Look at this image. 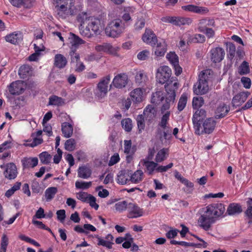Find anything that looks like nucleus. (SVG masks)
<instances>
[{
	"mask_svg": "<svg viewBox=\"0 0 252 252\" xmlns=\"http://www.w3.org/2000/svg\"><path fill=\"white\" fill-rule=\"evenodd\" d=\"M171 74V69L165 65L160 67L157 71V81L161 84L166 83L165 85L167 93L165 103L161 107L162 113L174 105L176 97L175 92L178 88L179 83L177 78L172 77L169 79Z\"/></svg>",
	"mask_w": 252,
	"mask_h": 252,
	"instance_id": "obj_1",
	"label": "nucleus"
},
{
	"mask_svg": "<svg viewBox=\"0 0 252 252\" xmlns=\"http://www.w3.org/2000/svg\"><path fill=\"white\" fill-rule=\"evenodd\" d=\"M203 210L198 220V223L200 227L207 231L215 222L216 218L224 213L225 209L223 204L216 203L207 206Z\"/></svg>",
	"mask_w": 252,
	"mask_h": 252,
	"instance_id": "obj_2",
	"label": "nucleus"
},
{
	"mask_svg": "<svg viewBox=\"0 0 252 252\" xmlns=\"http://www.w3.org/2000/svg\"><path fill=\"white\" fill-rule=\"evenodd\" d=\"M88 22L86 28H80V33L82 36L91 37L94 34H99L104 28V24L98 18L92 17Z\"/></svg>",
	"mask_w": 252,
	"mask_h": 252,
	"instance_id": "obj_3",
	"label": "nucleus"
},
{
	"mask_svg": "<svg viewBox=\"0 0 252 252\" xmlns=\"http://www.w3.org/2000/svg\"><path fill=\"white\" fill-rule=\"evenodd\" d=\"M124 26L122 21L116 19L111 21L105 28V33L109 37H117L124 31Z\"/></svg>",
	"mask_w": 252,
	"mask_h": 252,
	"instance_id": "obj_4",
	"label": "nucleus"
},
{
	"mask_svg": "<svg viewBox=\"0 0 252 252\" xmlns=\"http://www.w3.org/2000/svg\"><path fill=\"white\" fill-rule=\"evenodd\" d=\"M110 75H108L103 77L98 83L95 94L98 98H102L107 94L108 93V84L110 81Z\"/></svg>",
	"mask_w": 252,
	"mask_h": 252,
	"instance_id": "obj_5",
	"label": "nucleus"
},
{
	"mask_svg": "<svg viewBox=\"0 0 252 252\" xmlns=\"http://www.w3.org/2000/svg\"><path fill=\"white\" fill-rule=\"evenodd\" d=\"M206 116V111L202 109H198L194 113L192 120L193 124V127L195 129V132L196 134L199 135L200 132V128L201 127V124L199 123Z\"/></svg>",
	"mask_w": 252,
	"mask_h": 252,
	"instance_id": "obj_6",
	"label": "nucleus"
},
{
	"mask_svg": "<svg viewBox=\"0 0 252 252\" xmlns=\"http://www.w3.org/2000/svg\"><path fill=\"white\" fill-rule=\"evenodd\" d=\"M0 167L1 168L5 169L3 175L5 178L8 180H13L16 178L18 171L17 167L14 163H8L5 165H1Z\"/></svg>",
	"mask_w": 252,
	"mask_h": 252,
	"instance_id": "obj_7",
	"label": "nucleus"
},
{
	"mask_svg": "<svg viewBox=\"0 0 252 252\" xmlns=\"http://www.w3.org/2000/svg\"><path fill=\"white\" fill-rule=\"evenodd\" d=\"M76 197L78 199L83 202L89 203L90 205L97 210L98 208V205L96 203V198L87 192L80 191L76 193Z\"/></svg>",
	"mask_w": 252,
	"mask_h": 252,
	"instance_id": "obj_8",
	"label": "nucleus"
},
{
	"mask_svg": "<svg viewBox=\"0 0 252 252\" xmlns=\"http://www.w3.org/2000/svg\"><path fill=\"white\" fill-rule=\"evenodd\" d=\"M128 82V77L126 73H120L116 75L112 82V85L117 89H123L126 87Z\"/></svg>",
	"mask_w": 252,
	"mask_h": 252,
	"instance_id": "obj_9",
	"label": "nucleus"
},
{
	"mask_svg": "<svg viewBox=\"0 0 252 252\" xmlns=\"http://www.w3.org/2000/svg\"><path fill=\"white\" fill-rule=\"evenodd\" d=\"M127 217L129 218H137L141 217L143 215V209L140 208L135 203H129L128 206Z\"/></svg>",
	"mask_w": 252,
	"mask_h": 252,
	"instance_id": "obj_10",
	"label": "nucleus"
},
{
	"mask_svg": "<svg viewBox=\"0 0 252 252\" xmlns=\"http://www.w3.org/2000/svg\"><path fill=\"white\" fill-rule=\"evenodd\" d=\"M24 82L18 80L13 82L8 86V90L11 94L19 95L24 92Z\"/></svg>",
	"mask_w": 252,
	"mask_h": 252,
	"instance_id": "obj_11",
	"label": "nucleus"
},
{
	"mask_svg": "<svg viewBox=\"0 0 252 252\" xmlns=\"http://www.w3.org/2000/svg\"><path fill=\"white\" fill-rule=\"evenodd\" d=\"M216 125V122L213 118L206 119L203 123V129L200 130L202 134L203 133L210 134L214 131Z\"/></svg>",
	"mask_w": 252,
	"mask_h": 252,
	"instance_id": "obj_12",
	"label": "nucleus"
},
{
	"mask_svg": "<svg viewBox=\"0 0 252 252\" xmlns=\"http://www.w3.org/2000/svg\"><path fill=\"white\" fill-rule=\"evenodd\" d=\"M211 59L215 63H220L224 58L225 55L224 50L220 47H217L211 49Z\"/></svg>",
	"mask_w": 252,
	"mask_h": 252,
	"instance_id": "obj_13",
	"label": "nucleus"
},
{
	"mask_svg": "<svg viewBox=\"0 0 252 252\" xmlns=\"http://www.w3.org/2000/svg\"><path fill=\"white\" fill-rule=\"evenodd\" d=\"M154 50L155 55L157 57L163 56L167 51V44L163 40L157 41L156 45L152 46Z\"/></svg>",
	"mask_w": 252,
	"mask_h": 252,
	"instance_id": "obj_14",
	"label": "nucleus"
},
{
	"mask_svg": "<svg viewBox=\"0 0 252 252\" xmlns=\"http://www.w3.org/2000/svg\"><path fill=\"white\" fill-rule=\"evenodd\" d=\"M250 93L248 92H242L235 95L232 98L233 106L237 107L241 105L247 99Z\"/></svg>",
	"mask_w": 252,
	"mask_h": 252,
	"instance_id": "obj_15",
	"label": "nucleus"
},
{
	"mask_svg": "<svg viewBox=\"0 0 252 252\" xmlns=\"http://www.w3.org/2000/svg\"><path fill=\"white\" fill-rule=\"evenodd\" d=\"M69 39L70 44V50H72V53H74V51H76L80 45L85 43L84 40L72 33H70V37Z\"/></svg>",
	"mask_w": 252,
	"mask_h": 252,
	"instance_id": "obj_16",
	"label": "nucleus"
},
{
	"mask_svg": "<svg viewBox=\"0 0 252 252\" xmlns=\"http://www.w3.org/2000/svg\"><path fill=\"white\" fill-rule=\"evenodd\" d=\"M142 39L144 42L149 44L152 46L156 45V43L158 41L155 34L153 33L152 31L149 29H146L143 35Z\"/></svg>",
	"mask_w": 252,
	"mask_h": 252,
	"instance_id": "obj_17",
	"label": "nucleus"
},
{
	"mask_svg": "<svg viewBox=\"0 0 252 252\" xmlns=\"http://www.w3.org/2000/svg\"><path fill=\"white\" fill-rule=\"evenodd\" d=\"M208 83L199 80H198V83L194 85L193 87V92L197 95L204 94L208 92Z\"/></svg>",
	"mask_w": 252,
	"mask_h": 252,
	"instance_id": "obj_18",
	"label": "nucleus"
},
{
	"mask_svg": "<svg viewBox=\"0 0 252 252\" xmlns=\"http://www.w3.org/2000/svg\"><path fill=\"white\" fill-rule=\"evenodd\" d=\"M182 9L189 12H194L198 14L207 13L209 10L207 8L205 7L198 6L192 4H189L182 6Z\"/></svg>",
	"mask_w": 252,
	"mask_h": 252,
	"instance_id": "obj_19",
	"label": "nucleus"
},
{
	"mask_svg": "<svg viewBox=\"0 0 252 252\" xmlns=\"http://www.w3.org/2000/svg\"><path fill=\"white\" fill-rule=\"evenodd\" d=\"M229 107L222 104L217 107L215 111V118L221 119L224 117L229 111Z\"/></svg>",
	"mask_w": 252,
	"mask_h": 252,
	"instance_id": "obj_20",
	"label": "nucleus"
},
{
	"mask_svg": "<svg viewBox=\"0 0 252 252\" xmlns=\"http://www.w3.org/2000/svg\"><path fill=\"white\" fill-rule=\"evenodd\" d=\"M143 114L146 120L150 122L156 118L157 111L152 105H148L144 109Z\"/></svg>",
	"mask_w": 252,
	"mask_h": 252,
	"instance_id": "obj_21",
	"label": "nucleus"
},
{
	"mask_svg": "<svg viewBox=\"0 0 252 252\" xmlns=\"http://www.w3.org/2000/svg\"><path fill=\"white\" fill-rule=\"evenodd\" d=\"M165 97H166V96ZM164 98L165 100L166 97L164 96L163 92L162 91H157L153 93L151 98V102L156 105H158L164 101ZM165 103V100L163 102L162 105Z\"/></svg>",
	"mask_w": 252,
	"mask_h": 252,
	"instance_id": "obj_22",
	"label": "nucleus"
},
{
	"mask_svg": "<svg viewBox=\"0 0 252 252\" xmlns=\"http://www.w3.org/2000/svg\"><path fill=\"white\" fill-rule=\"evenodd\" d=\"M95 49L98 52H103L109 54H114L116 52L115 48L110 44L107 43L97 45L95 46Z\"/></svg>",
	"mask_w": 252,
	"mask_h": 252,
	"instance_id": "obj_23",
	"label": "nucleus"
},
{
	"mask_svg": "<svg viewBox=\"0 0 252 252\" xmlns=\"http://www.w3.org/2000/svg\"><path fill=\"white\" fill-rule=\"evenodd\" d=\"M6 41L16 44L22 40V35L20 32H14L5 36Z\"/></svg>",
	"mask_w": 252,
	"mask_h": 252,
	"instance_id": "obj_24",
	"label": "nucleus"
},
{
	"mask_svg": "<svg viewBox=\"0 0 252 252\" xmlns=\"http://www.w3.org/2000/svg\"><path fill=\"white\" fill-rule=\"evenodd\" d=\"M38 162L37 158H25L22 160V165L24 168H33L35 167Z\"/></svg>",
	"mask_w": 252,
	"mask_h": 252,
	"instance_id": "obj_25",
	"label": "nucleus"
},
{
	"mask_svg": "<svg viewBox=\"0 0 252 252\" xmlns=\"http://www.w3.org/2000/svg\"><path fill=\"white\" fill-rule=\"evenodd\" d=\"M242 212L241 206L236 203H231L228 206L226 214L229 216H234L240 214Z\"/></svg>",
	"mask_w": 252,
	"mask_h": 252,
	"instance_id": "obj_26",
	"label": "nucleus"
},
{
	"mask_svg": "<svg viewBox=\"0 0 252 252\" xmlns=\"http://www.w3.org/2000/svg\"><path fill=\"white\" fill-rule=\"evenodd\" d=\"M213 75V71L211 69L203 70L199 73L198 80L208 83L211 80Z\"/></svg>",
	"mask_w": 252,
	"mask_h": 252,
	"instance_id": "obj_27",
	"label": "nucleus"
},
{
	"mask_svg": "<svg viewBox=\"0 0 252 252\" xmlns=\"http://www.w3.org/2000/svg\"><path fill=\"white\" fill-rule=\"evenodd\" d=\"M143 90L142 88H138L135 89L130 92V96L132 100L135 102L142 101L143 98Z\"/></svg>",
	"mask_w": 252,
	"mask_h": 252,
	"instance_id": "obj_28",
	"label": "nucleus"
},
{
	"mask_svg": "<svg viewBox=\"0 0 252 252\" xmlns=\"http://www.w3.org/2000/svg\"><path fill=\"white\" fill-rule=\"evenodd\" d=\"M67 60L62 54H57L55 56L54 65L59 68H64L67 64Z\"/></svg>",
	"mask_w": 252,
	"mask_h": 252,
	"instance_id": "obj_29",
	"label": "nucleus"
},
{
	"mask_svg": "<svg viewBox=\"0 0 252 252\" xmlns=\"http://www.w3.org/2000/svg\"><path fill=\"white\" fill-rule=\"evenodd\" d=\"M192 22L191 19L183 17L173 16L172 24L176 26L189 25Z\"/></svg>",
	"mask_w": 252,
	"mask_h": 252,
	"instance_id": "obj_30",
	"label": "nucleus"
},
{
	"mask_svg": "<svg viewBox=\"0 0 252 252\" xmlns=\"http://www.w3.org/2000/svg\"><path fill=\"white\" fill-rule=\"evenodd\" d=\"M72 126L67 122H64L62 124V131L65 138L70 137L73 134Z\"/></svg>",
	"mask_w": 252,
	"mask_h": 252,
	"instance_id": "obj_31",
	"label": "nucleus"
},
{
	"mask_svg": "<svg viewBox=\"0 0 252 252\" xmlns=\"http://www.w3.org/2000/svg\"><path fill=\"white\" fill-rule=\"evenodd\" d=\"M92 174L91 169L86 166L79 167L78 169V177L83 179L89 178Z\"/></svg>",
	"mask_w": 252,
	"mask_h": 252,
	"instance_id": "obj_32",
	"label": "nucleus"
},
{
	"mask_svg": "<svg viewBox=\"0 0 252 252\" xmlns=\"http://www.w3.org/2000/svg\"><path fill=\"white\" fill-rule=\"evenodd\" d=\"M64 100L61 97L52 95L49 98L48 105L61 106L64 104Z\"/></svg>",
	"mask_w": 252,
	"mask_h": 252,
	"instance_id": "obj_33",
	"label": "nucleus"
},
{
	"mask_svg": "<svg viewBox=\"0 0 252 252\" xmlns=\"http://www.w3.org/2000/svg\"><path fill=\"white\" fill-rule=\"evenodd\" d=\"M169 108L168 109V110ZM166 110L163 113H161L163 114L161 118L160 121L159 122L158 126H160L162 129H165L167 127V124H168V122L169 120V117L170 115V111H167Z\"/></svg>",
	"mask_w": 252,
	"mask_h": 252,
	"instance_id": "obj_34",
	"label": "nucleus"
},
{
	"mask_svg": "<svg viewBox=\"0 0 252 252\" xmlns=\"http://www.w3.org/2000/svg\"><path fill=\"white\" fill-rule=\"evenodd\" d=\"M135 80L137 84L139 85L143 86L148 81V77L143 71H139L136 73Z\"/></svg>",
	"mask_w": 252,
	"mask_h": 252,
	"instance_id": "obj_35",
	"label": "nucleus"
},
{
	"mask_svg": "<svg viewBox=\"0 0 252 252\" xmlns=\"http://www.w3.org/2000/svg\"><path fill=\"white\" fill-rule=\"evenodd\" d=\"M143 164L145 166L148 174L151 175L153 174L154 171L157 168L158 163L154 161H148L146 159L142 160Z\"/></svg>",
	"mask_w": 252,
	"mask_h": 252,
	"instance_id": "obj_36",
	"label": "nucleus"
},
{
	"mask_svg": "<svg viewBox=\"0 0 252 252\" xmlns=\"http://www.w3.org/2000/svg\"><path fill=\"white\" fill-rule=\"evenodd\" d=\"M56 12L59 18L65 19L68 15L67 7L64 4H61L60 6H56Z\"/></svg>",
	"mask_w": 252,
	"mask_h": 252,
	"instance_id": "obj_37",
	"label": "nucleus"
},
{
	"mask_svg": "<svg viewBox=\"0 0 252 252\" xmlns=\"http://www.w3.org/2000/svg\"><path fill=\"white\" fill-rule=\"evenodd\" d=\"M58 191L56 187H50L45 191V197L47 201H51L55 196Z\"/></svg>",
	"mask_w": 252,
	"mask_h": 252,
	"instance_id": "obj_38",
	"label": "nucleus"
},
{
	"mask_svg": "<svg viewBox=\"0 0 252 252\" xmlns=\"http://www.w3.org/2000/svg\"><path fill=\"white\" fill-rule=\"evenodd\" d=\"M143 172L142 170H137L130 177L132 183L137 184L141 182L143 179Z\"/></svg>",
	"mask_w": 252,
	"mask_h": 252,
	"instance_id": "obj_39",
	"label": "nucleus"
},
{
	"mask_svg": "<svg viewBox=\"0 0 252 252\" xmlns=\"http://www.w3.org/2000/svg\"><path fill=\"white\" fill-rule=\"evenodd\" d=\"M167 149L163 148L158 151L156 155L155 158L156 162H161L167 158L166 155H167Z\"/></svg>",
	"mask_w": 252,
	"mask_h": 252,
	"instance_id": "obj_40",
	"label": "nucleus"
},
{
	"mask_svg": "<svg viewBox=\"0 0 252 252\" xmlns=\"http://www.w3.org/2000/svg\"><path fill=\"white\" fill-rule=\"evenodd\" d=\"M174 174L175 178L182 184H184L187 187L193 188V184L191 182H190L188 179L183 177L179 172L175 171Z\"/></svg>",
	"mask_w": 252,
	"mask_h": 252,
	"instance_id": "obj_41",
	"label": "nucleus"
},
{
	"mask_svg": "<svg viewBox=\"0 0 252 252\" xmlns=\"http://www.w3.org/2000/svg\"><path fill=\"white\" fill-rule=\"evenodd\" d=\"M137 125L139 133L144 130L145 127L144 117L143 115H138L136 118Z\"/></svg>",
	"mask_w": 252,
	"mask_h": 252,
	"instance_id": "obj_42",
	"label": "nucleus"
},
{
	"mask_svg": "<svg viewBox=\"0 0 252 252\" xmlns=\"http://www.w3.org/2000/svg\"><path fill=\"white\" fill-rule=\"evenodd\" d=\"M76 140L73 138L67 140L64 144V148L68 151H72L75 149Z\"/></svg>",
	"mask_w": 252,
	"mask_h": 252,
	"instance_id": "obj_43",
	"label": "nucleus"
},
{
	"mask_svg": "<svg viewBox=\"0 0 252 252\" xmlns=\"http://www.w3.org/2000/svg\"><path fill=\"white\" fill-rule=\"evenodd\" d=\"M39 158L41 162L44 164H48L50 163L51 156L47 152H43L39 155Z\"/></svg>",
	"mask_w": 252,
	"mask_h": 252,
	"instance_id": "obj_44",
	"label": "nucleus"
},
{
	"mask_svg": "<svg viewBox=\"0 0 252 252\" xmlns=\"http://www.w3.org/2000/svg\"><path fill=\"white\" fill-rule=\"evenodd\" d=\"M128 205L129 203H128L126 201H122L116 203L115 206L117 211L122 212L126 209L127 210Z\"/></svg>",
	"mask_w": 252,
	"mask_h": 252,
	"instance_id": "obj_45",
	"label": "nucleus"
},
{
	"mask_svg": "<svg viewBox=\"0 0 252 252\" xmlns=\"http://www.w3.org/2000/svg\"><path fill=\"white\" fill-rule=\"evenodd\" d=\"M32 71V68L29 65H23L21 66L19 70V74L22 77L28 75Z\"/></svg>",
	"mask_w": 252,
	"mask_h": 252,
	"instance_id": "obj_46",
	"label": "nucleus"
},
{
	"mask_svg": "<svg viewBox=\"0 0 252 252\" xmlns=\"http://www.w3.org/2000/svg\"><path fill=\"white\" fill-rule=\"evenodd\" d=\"M227 56L228 58L232 60L234 57L235 52H236V47L235 45L232 43H229L227 44Z\"/></svg>",
	"mask_w": 252,
	"mask_h": 252,
	"instance_id": "obj_47",
	"label": "nucleus"
},
{
	"mask_svg": "<svg viewBox=\"0 0 252 252\" xmlns=\"http://www.w3.org/2000/svg\"><path fill=\"white\" fill-rule=\"evenodd\" d=\"M128 181V175L123 171H121L117 175V182L122 185L126 184Z\"/></svg>",
	"mask_w": 252,
	"mask_h": 252,
	"instance_id": "obj_48",
	"label": "nucleus"
},
{
	"mask_svg": "<svg viewBox=\"0 0 252 252\" xmlns=\"http://www.w3.org/2000/svg\"><path fill=\"white\" fill-rule=\"evenodd\" d=\"M191 38V35L189 32H186L184 34L181 39L179 43V46L180 48L182 49H184V47L186 44V42L187 41V43L189 44V43H190L189 41V40Z\"/></svg>",
	"mask_w": 252,
	"mask_h": 252,
	"instance_id": "obj_49",
	"label": "nucleus"
},
{
	"mask_svg": "<svg viewBox=\"0 0 252 252\" xmlns=\"http://www.w3.org/2000/svg\"><path fill=\"white\" fill-rule=\"evenodd\" d=\"M124 152L126 154H133L135 150L131 147V140L124 141Z\"/></svg>",
	"mask_w": 252,
	"mask_h": 252,
	"instance_id": "obj_50",
	"label": "nucleus"
},
{
	"mask_svg": "<svg viewBox=\"0 0 252 252\" xmlns=\"http://www.w3.org/2000/svg\"><path fill=\"white\" fill-rule=\"evenodd\" d=\"M121 124L122 127L126 131H131L132 127V121L129 118L124 119L122 121Z\"/></svg>",
	"mask_w": 252,
	"mask_h": 252,
	"instance_id": "obj_51",
	"label": "nucleus"
},
{
	"mask_svg": "<svg viewBox=\"0 0 252 252\" xmlns=\"http://www.w3.org/2000/svg\"><path fill=\"white\" fill-rule=\"evenodd\" d=\"M92 184V182H86L77 181L75 182V187L78 189H86L91 187Z\"/></svg>",
	"mask_w": 252,
	"mask_h": 252,
	"instance_id": "obj_52",
	"label": "nucleus"
},
{
	"mask_svg": "<svg viewBox=\"0 0 252 252\" xmlns=\"http://www.w3.org/2000/svg\"><path fill=\"white\" fill-rule=\"evenodd\" d=\"M250 72L249 65L248 62L244 61L239 68V73L241 75L246 74Z\"/></svg>",
	"mask_w": 252,
	"mask_h": 252,
	"instance_id": "obj_53",
	"label": "nucleus"
},
{
	"mask_svg": "<svg viewBox=\"0 0 252 252\" xmlns=\"http://www.w3.org/2000/svg\"><path fill=\"white\" fill-rule=\"evenodd\" d=\"M204 104V99L202 97H194L192 100V106L194 109H198Z\"/></svg>",
	"mask_w": 252,
	"mask_h": 252,
	"instance_id": "obj_54",
	"label": "nucleus"
},
{
	"mask_svg": "<svg viewBox=\"0 0 252 252\" xmlns=\"http://www.w3.org/2000/svg\"><path fill=\"white\" fill-rule=\"evenodd\" d=\"M166 58L172 65L174 64L177 65V63H179L178 57L175 53L170 52L168 53L166 55Z\"/></svg>",
	"mask_w": 252,
	"mask_h": 252,
	"instance_id": "obj_55",
	"label": "nucleus"
},
{
	"mask_svg": "<svg viewBox=\"0 0 252 252\" xmlns=\"http://www.w3.org/2000/svg\"><path fill=\"white\" fill-rule=\"evenodd\" d=\"M248 208L246 211V214L249 219V223L252 222V198H249L247 201Z\"/></svg>",
	"mask_w": 252,
	"mask_h": 252,
	"instance_id": "obj_56",
	"label": "nucleus"
},
{
	"mask_svg": "<svg viewBox=\"0 0 252 252\" xmlns=\"http://www.w3.org/2000/svg\"><path fill=\"white\" fill-rule=\"evenodd\" d=\"M187 101L186 95L183 94L181 95L178 104V109L181 111L185 107Z\"/></svg>",
	"mask_w": 252,
	"mask_h": 252,
	"instance_id": "obj_57",
	"label": "nucleus"
},
{
	"mask_svg": "<svg viewBox=\"0 0 252 252\" xmlns=\"http://www.w3.org/2000/svg\"><path fill=\"white\" fill-rule=\"evenodd\" d=\"M205 40V37L201 34H196L194 37L191 36V38L189 40L190 42H200L203 43Z\"/></svg>",
	"mask_w": 252,
	"mask_h": 252,
	"instance_id": "obj_58",
	"label": "nucleus"
},
{
	"mask_svg": "<svg viewBox=\"0 0 252 252\" xmlns=\"http://www.w3.org/2000/svg\"><path fill=\"white\" fill-rule=\"evenodd\" d=\"M150 56V52L147 50H145L140 52L137 54V58L141 61H144L147 60Z\"/></svg>",
	"mask_w": 252,
	"mask_h": 252,
	"instance_id": "obj_59",
	"label": "nucleus"
},
{
	"mask_svg": "<svg viewBox=\"0 0 252 252\" xmlns=\"http://www.w3.org/2000/svg\"><path fill=\"white\" fill-rule=\"evenodd\" d=\"M145 24V20L143 18L138 19L134 25V29L136 31H139L142 29Z\"/></svg>",
	"mask_w": 252,
	"mask_h": 252,
	"instance_id": "obj_60",
	"label": "nucleus"
},
{
	"mask_svg": "<svg viewBox=\"0 0 252 252\" xmlns=\"http://www.w3.org/2000/svg\"><path fill=\"white\" fill-rule=\"evenodd\" d=\"M119 160V155L118 154L116 153L111 157L110 159L109 160L108 162V165L112 166L117 163V162H118Z\"/></svg>",
	"mask_w": 252,
	"mask_h": 252,
	"instance_id": "obj_61",
	"label": "nucleus"
},
{
	"mask_svg": "<svg viewBox=\"0 0 252 252\" xmlns=\"http://www.w3.org/2000/svg\"><path fill=\"white\" fill-rule=\"evenodd\" d=\"M57 219L59 220L61 222H63L66 217L65 215V211L64 210H60L57 211Z\"/></svg>",
	"mask_w": 252,
	"mask_h": 252,
	"instance_id": "obj_62",
	"label": "nucleus"
},
{
	"mask_svg": "<svg viewBox=\"0 0 252 252\" xmlns=\"http://www.w3.org/2000/svg\"><path fill=\"white\" fill-rule=\"evenodd\" d=\"M8 238L5 235H3L1 238L0 249L6 251L7 246L8 245Z\"/></svg>",
	"mask_w": 252,
	"mask_h": 252,
	"instance_id": "obj_63",
	"label": "nucleus"
},
{
	"mask_svg": "<svg viewBox=\"0 0 252 252\" xmlns=\"http://www.w3.org/2000/svg\"><path fill=\"white\" fill-rule=\"evenodd\" d=\"M241 82L244 87L246 89L250 88L251 86V81L249 78L243 77L241 78Z\"/></svg>",
	"mask_w": 252,
	"mask_h": 252,
	"instance_id": "obj_64",
	"label": "nucleus"
}]
</instances>
